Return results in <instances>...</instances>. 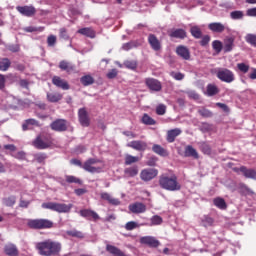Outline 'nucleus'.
Here are the masks:
<instances>
[{
  "label": "nucleus",
  "mask_w": 256,
  "mask_h": 256,
  "mask_svg": "<svg viewBox=\"0 0 256 256\" xmlns=\"http://www.w3.org/2000/svg\"><path fill=\"white\" fill-rule=\"evenodd\" d=\"M36 249L40 255L55 256L61 253V243L48 239L37 243Z\"/></svg>",
  "instance_id": "1"
},
{
  "label": "nucleus",
  "mask_w": 256,
  "mask_h": 256,
  "mask_svg": "<svg viewBox=\"0 0 256 256\" xmlns=\"http://www.w3.org/2000/svg\"><path fill=\"white\" fill-rule=\"evenodd\" d=\"M159 185L166 191H180L181 184L177 181V176L163 174L160 176Z\"/></svg>",
  "instance_id": "2"
},
{
  "label": "nucleus",
  "mask_w": 256,
  "mask_h": 256,
  "mask_svg": "<svg viewBox=\"0 0 256 256\" xmlns=\"http://www.w3.org/2000/svg\"><path fill=\"white\" fill-rule=\"evenodd\" d=\"M82 169L88 173H101L105 169V164L99 159L90 158L84 162Z\"/></svg>",
  "instance_id": "3"
},
{
  "label": "nucleus",
  "mask_w": 256,
  "mask_h": 256,
  "mask_svg": "<svg viewBox=\"0 0 256 256\" xmlns=\"http://www.w3.org/2000/svg\"><path fill=\"white\" fill-rule=\"evenodd\" d=\"M43 209H50L56 213H69L73 209V204H63L57 202H45L42 204Z\"/></svg>",
  "instance_id": "4"
},
{
  "label": "nucleus",
  "mask_w": 256,
  "mask_h": 256,
  "mask_svg": "<svg viewBox=\"0 0 256 256\" xmlns=\"http://www.w3.org/2000/svg\"><path fill=\"white\" fill-rule=\"evenodd\" d=\"M28 227L31 229H51L53 222L48 219H34L28 221Z\"/></svg>",
  "instance_id": "5"
},
{
  "label": "nucleus",
  "mask_w": 256,
  "mask_h": 256,
  "mask_svg": "<svg viewBox=\"0 0 256 256\" xmlns=\"http://www.w3.org/2000/svg\"><path fill=\"white\" fill-rule=\"evenodd\" d=\"M217 77L224 83H233L235 81V74L229 69H221L217 72Z\"/></svg>",
  "instance_id": "6"
},
{
  "label": "nucleus",
  "mask_w": 256,
  "mask_h": 256,
  "mask_svg": "<svg viewBox=\"0 0 256 256\" xmlns=\"http://www.w3.org/2000/svg\"><path fill=\"white\" fill-rule=\"evenodd\" d=\"M159 175V171L155 168H145L140 172V179L142 181H152Z\"/></svg>",
  "instance_id": "7"
},
{
  "label": "nucleus",
  "mask_w": 256,
  "mask_h": 256,
  "mask_svg": "<svg viewBox=\"0 0 256 256\" xmlns=\"http://www.w3.org/2000/svg\"><path fill=\"white\" fill-rule=\"evenodd\" d=\"M33 145L36 147V149H47L53 145V142L50 140V138L38 136L34 140Z\"/></svg>",
  "instance_id": "8"
},
{
  "label": "nucleus",
  "mask_w": 256,
  "mask_h": 256,
  "mask_svg": "<svg viewBox=\"0 0 256 256\" xmlns=\"http://www.w3.org/2000/svg\"><path fill=\"white\" fill-rule=\"evenodd\" d=\"M140 243H142V245H148V247H153V248L159 247V245H161L159 240H157L153 236H144L140 238Z\"/></svg>",
  "instance_id": "9"
},
{
  "label": "nucleus",
  "mask_w": 256,
  "mask_h": 256,
  "mask_svg": "<svg viewBox=\"0 0 256 256\" xmlns=\"http://www.w3.org/2000/svg\"><path fill=\"white\" fill-rule=\"evenodd\" d=\"M127 147H131V149H135V151H147V142L135 140L128 143Z\"/></svg>",
  "instance_id": "10"
},
{
  "label": "nucleus",
  "mask_w": 256,
  "mask_h": 256,
  "mask_svg": "<svg viewBox=\"0 0 256 256\" xmlns=\"http://www.w3.org/2000/svg\"><path fill=\"white\" fill-rule=\"evenodd\" d=\"M16 10L25 17H33V15L36 13L35 7L33 6H18L16 7Z\"/></svg>",
  "instance_id": "11"
},
{
  "label": "nucleus",
  "mask_w": 256,
  "mask_h": 256,
  "mask_svg": "<svg viewBox=\"0 0 256 256\" xmlns=\"http://www.w3.org/2000/svg\"><path fill=\"white\" fill-rule=\"evenodd\" d=\"M78 117L82 127H89V114H87V110L85 108L78 111Z\"/></svg>",
  "instance_id": "12"
},
{
  "label": "nucleus",
  "mask_w": 256,
  "mask_h": 256,
  "mask_svg": "<svg viewBox=\"0 0 256 256\" xmlns=\"http://www.w3.org/2000/svg\"><path fill=\"white\" fill-rule=\"evenodd\" d=\"M51 129L53 131H67V121L64 119L56 120L51 124Z\"/></svg>",
  "instance_id": "13"
},
{
  "label": "nucleus",
  "mask_w": 256,
  "mask_h": 256,
  "mask_svg": "<svg viewBox=\"0 0 256 256\" xmlns=\"http://www.w3.org/2000/svg\"><path fill=\"white\" fill-rule=\"evenodd\" d=\"M129 210L132 213H145V211H147V206L141 202H136L129 205Z\"/></svg>",
  "instance_id": "14"
},
{
  "label": "nucleus",
  "mask_w": 256,
  "mask_h": 256,
  "mask_svg": "<svg viewBox=\"0 0 256 256\" xmlns=\"http://www.w3.org/2000/svg\"><path fill=\"white\" fill-rule=\"evenodd\" d=\"M148 42H149L150 47L154 51H161V42L159 41V39H157V36L150 34L148 36Z\"/></svg>",
  "instance_id": "15"
},
{
  "label": "nucleus",
  "mask_w": 256,
  "mask_h": 256,
  "mask_svg": "<svg viewBox=\"0 0 256 256\" xmlns=\"http://www.w3.org/2000/svg\"><path fill=\"white\" fill-rule=\"evenodd\" d=\"M106 251L110 253V255L113 256H129L125 254L121 249H119L117 246L107 244L106 245Z\"/></svg>",
  "instance_id": "16"
},
{
  "label": "nucleus",
  "mask_w": 256,
  "mask_h": 256,
  "mask_svg": "<svg viewBox=\"0 0 256 256\" xmlns=\"http://www.w3.org/2000/svg\"><path fill=\"white\" fill-rule=\"evenodd\" d=\"M234 47H235V38L227 37L226 39H224V46H223L224 53H231Z\"/></svg>",
  "instance_id": "17"
},
{
  "label": "nucleus",
  "mask_w": 256,
  "mask_h": 256,
  "mask_svg": "<svg viewBox=\"0 0 256 256\" xmlns=\"http://www.w3.org/2000/svg\"><path fill=\"white\" fill-rule=\"evenodd\" d=\"M183 133V131L180 128H175L172 130L167 131V141L168 143H173L179 135Z\"/></svg>",
  "instance_id": "18"
},
{
  "label": "nucleus",
  "mask_w": 256,
  "mask_h": 256,
  "mask_svg": "<svg viewBox=\"0 0 256 256\" xmlns=\"http://www.w3.org/2000/svg\"><path fill=\"white\" fill-rule=\"evenodd\" d=\"M176 53L179 55V57H182V59H185V61H188L191 57V53L189 52V49L185 46H178L176 48Z\"/></svg>",
  "instance_id": "19"
},
{
  "label": "nucleus",
  "mask_w": 256,
  "mask_h": 256,
  "mask_svg": "<svg viewBox=\"0 0 256 256\" xmlns=\"http://www.w3.org/2000/svg\"><path fill=\"white\" fill-rule=\"evenodd\" d=\"M53 85H56V87H60V89H63L64 91H67L69 89V84L67 81L61 79V77L54 76L52 79Z\"/></svg>",
  "instance_id": "20"
},
{
  "label": "nucleus",
  "mask_w": 256,
  "mask_h": 256,
  "mask_svg": "<svg viewBox=\"0 0 256 256\" xmlns=\"http://www.w3.org/2000/svg\"><path fill=\"white\" fill-rule=\"evenodd\" d=\"M146 85L151 91H161V82L153 78L146 79Z\"/></svg>",
  "instance_id": "21"
},
{
  "label": "nucleus",
  "mask_w": 256,
  "mask_h": 256,
  "mask_svg": "<svg viewBox=\"0 0 256 256\" xmlns=\"http://www.w3.org/2000/svg\"><path fill=\"white\" fill-rule=\"evenodd\" d=\"M80 215L82 217H86V219H94V221H97V219H99V214L93 210H87V209L81 210Z\"/></svg>",
  "instance_id": "22"
},
{
  "label": "nucleus",
  "mask_w": 256,
  "mask_h": 256,
  "mask_svg": "<svg viewBox=\"0 0 256 256\" xmlns=\"http://www.w3.org/2000/svg\"><path fill=\"white\" fill-rule=\"evenodd\" d=\"M101 199L108 201L110 205H121V201H119V199L113 198V196L107 192L101 193Z\"/></svg>",
  "instance_id": "23"
},
{
  "label": "nucleus",
  "mask_w": 256,
  "mask_h": 256,
  "mask_svg": "<svg viewBox=\"0 0 256 256\" xmlns=\"http://www.w3.org/2000/svg\"><path fill=\"white\" fill-rule=\"evenodd\" d=\"M208 29L214 33H223V31H225V25L219 22H214L208 25Z\"/></svg>",
  "instance_id": "24"
},
{
  "label": "nucleus",
  "mask_w": 256,
  "mask_h": 256,
  "mask_svg": "<svg viewBox=\"0 0 256 256\" xmlns=\"http://www.w3.org/2000/svg\"><path fill=\"white\" fill-rule=\"evenodd\" d=\"M239 171L248 179H256V171L253 169H247V167L242 166L240 167Z\"/></svg>",
  "instance_id": "25"
},
{
  "label": "nucleus",
  "mask_w": 256,
  "mask_h": 256,
  "mask_svg": "<svg viewBox=\"0 0 256 256\" xmlns=\"http://www.w3.org/2000/svg\"><path fill=\"white\" fill-rule=\"evenodd\" d=\"M152 151L156 153V155H160V157H167L169 155V152H167L165 148L161 147V145L158 144H155L152 147Z\"/></svg>",
  "instance_id": "26"
},
{
  "label": "nucleus",
  "mask_w": 256,
  "mask_h": 256,
  "mask_svg": "<svg viewBox=\"0 0 256 256\" xmlns=\"http://www.w3.org/2000/svg\"><path fill=\"white\" fill-rule=\"evenodd\" d=\"M184 154L185 157H193L194 159H199V153H197V150H195L193 146H186Z\"/></svg>",
  "instance_id": "27"
},
{
  "label": "nucleus",
  "mask_w": 256,
  "mask_h": 256,
  "mask_svg": "<svg viewBox=\"0 0 256 256\" xmlns=\"http://www.w3.org/2000/svg\"><path fill=\"white\" fill-rule=\"evenodd\" d=\"M78 33L85 37H90V39H94L95 37V30H93V28H81L78 30Z\"/></svg>",
  "instance_id": "28"
},
{
  "label": "nucleus",
  "mask_w": 256,
  "mask_h": 256,
  "mask_svg": "<svg viewBox=\"0 0 256 256\" xmlns=\"http://www.w3.org/2000/svg\"><path fill=\"white\" fill-rule=\"evenodd\" d=\"M5 253L9 256H17L19 255V252L17 251V247L13 244H8L5 246Z\"/></svg>",
  "instance_id": "29"
},
{
  "label": "nucleus",
  "mask_w": 256,
  "mask_h": 256,
  "mask_svg": "<svg viewBox=\"0 0 256 256\" xmlns=\"http://www.w3.org/2000/svg\"><path fill=\"white\" fill-rule=\"evenodd\" d=\"M47 99L50 101V103H57L63 99V95L60 93H48L47 94Z\"/></svg>",
  "instance_id": "30"
},
{
  "label": "nucleus",
  "mask_w": 256,
  "mask_h": 256,
  "mask_svg": "<svg viewBox=\"0 0 256 256\" xmlns=\"http://www.w3.org/2000/svg\"><path fill=\"white\" fill-rule=\"evenodd\" d=\"M245 17V12L241 10H235L230 13V18L233 19L234 21H239Z\"/></svg>",
  "instance_id": "31"
},
{
  "label": "nucleus",
  "mask_w": 256,
  "mask_h": 256,
  "mask_svg": "<svg viewBox=\"0 0 256 256\" xmlns=\"http://www.w3.org/2000/svg\"><path fill=\"white\" fill-rule=\"evenodd\" d=\"M124 173L127 177H136L139 173V168L137 166L129 167L124 170Z\"/></svg>",
  "instance_id": "32"
},
{
  "label": "nucleus",
  "mask_w": 256,
  "mask_h": 256,
  "mask_svg": "<svg viewBox=\"0 0 256 256\" xmlns=\"http://www.w3.org/2000/svg\"><path fill=\"white\" fill-rule=\"evenodd\" d=\"M33 125L39 126V122H37V120H35V119H28L22 125V129H23V131H27L28 129H31V127H33Z\"/></svg>",
  "instance_id": "33"
},
{
  "label": "nucleus",
  "mask_w": 256,
  "mask_h": 256,
  "mask_svg": "<svg viewBox=\"0 0 256 256\" xmlns=\"http://www.w3.org/2000/svg\"><path fill=\"white\" fill-rule=\"evenodd\" d=\"M171 37H176L177 39H185L187 33L183 29H176L171 32Z\"/></svg>",
  "instance_id": "34"
},
{
  "label": "nucleus",
  "mask_w": 256,
  "mask_h": 256,
  "mask_svg": "<svg viewBox=\"0 0 256 256\" xmlns=\"http://www.w3.org/2000/svg\"><path fill=\"white\" fill-rule=\"evenodd\" d=\"M59 67L62 69V71H67L68 73H71V71L75 69V66L66 61H61Z\"/></svg>",
  "instance_id": "35"
},
{
  "label": "nucleus",
  "mask_w": 256,
  "mask_h": 256,
  "mask_svg": "<svg viewBox=\"0 0 256 256\" xmlns=\"http://www.w3.org/2000/svg\"><path fill=\"white\" fill-rule=\"evenodd\" d=\"M133 163H139V157L133 156L131 154H126L125 165H133Z\"/></svg>",
  "instance_id": "36"
},
{
  "label": "nucleus",
  "mask_w": 256,
  "mask_h": 256,
  "mask_svg": "<svg viewBox=\"0 0 256 256\" xmlns=\"http://www.w3.org/2000/svg\"><path fill=\"white\" fill-rule=\"evenodd\" d=\"M206 93L209 97H213V95H217V93H219V88L213 84H209L207 86Z\"/></svg>",
  "instance_id": "37"
},
{
  "label": "nucleus",
  "mask_w": 256,
  "mask_h": 256,
  "mask_svg": "<svg viewBox=\"0 0 256 256\" xmlns=\"http://www.w3.org/2000/svg\"><path fill=\"white\" fill-rule=\"evenodd\" d=\"M16 201H17V198L15 196H10V197L4 198L2 200V203L6 207H13V205H15Z\"/></svg>",
  "instance_id": "38"
},
{
  "label": "nucleus",
  "mask_w": 256,
  "mask_h": 256,
  "mask_svg": "<svg viewBox=\"0 0 256 256\" xmlns=\"http://www.w3.org/2000/svg\"><path fill=\"white\" fill-rule=\"evenodd\" d=\"M144 125H155L157 122L148 114H144L141 119Z\"/></svg>",
  "instance_id": "39"
},
{
  "label": "nucleus",
  "mask_w": 256,
  "mask_h": 256,
  "mask_svg": "<svg viewBox=\"0 0 256 256\" xmlns=\"http://www.w3.org/2000/svg\"><path fill=\"white\" fill-rule=\"evenodd\" d=\"M80 81L85 87L93 85V83H95V79H93L91 75L83 76Z\"/></svg>",
  "instance_id": "40"
},
{
  "label": "nucleus",
  "mask_w": 256,
  "mask_h": 256,
  "mask_svg": "<svg viewBox=\"0 0 256 256\" xmlns=\"http://www.w3.org/2000/svg\"><path fill=\"white\" fill-rule=\"evenodd\" d=\"M11 66V62L7 58L0 59V71H7Z\"/></svg>",
  "instance_id": "41"
},
{
  "label": "nucleus",
  "mask_w": 256,
  "mask_h": 256,
  "mask_svg": "<svg viewBox=\"0 0 256 256\" xmlns=\"http://www.w3.org/2000/svg\"><path fill=\"white\" fill-rule=\"evenodd\" d=\"M139 227H141V224L135 221H130L125 225L126 231H133V229H139Z\"/></svg>",
  "instance_id": "42"
},
{
  "label": "nucleus",
  "mask_w": 256,
  "mask_h": 256,
  "mask_svg": "<svg viewBox=\"0 0 256 256\" xmlns=\"http://www.w3.org/2000/svg\"><path fill=\"white\" fill-rule=\"evenodd\" d=\"M214 205L218 207V209H227V204L225 203V200L222 198L214 199Z\"/></svg>",
  "instance_id": "43"
},
{
  "label": "nucleus",
  "mask_w": 256,
  "mask_h": 256,
  "mask_svg": "<svg viewBox=\"0 0 256 256\" xmlns=\"http://www.w3.org/2000/svg\"><path fill=\"white\" fill-rule=\"evenodd\" d=\"M246 43H249L253 47H256V35L255 34H247L245 36Z\"/></svg>",
  "instance_id": "44"
},
{
  "label": "nucleus",
  "mask_w": 256,
  "mask_h": 256,
  "mask_svg": "<svg viewBox=\"0 0 256 256\" xmlns=\"http://www.w3.org/2000/svg\"><path fill=\"white\" fill-rule=\"evenodd\" d=\"M212 47L216 51V53H221V51H223V43H221V41L219 40L213 41Z\"/></svg>",
  "instance_id": "45"
},
{
  "label": "nucleus",
  "mask_w": 256,
  "mask_h": 256,
  "mask_svg": "<svg viewBox=\"0 0 256 256\" xmlns=\"http://www.w3.org/2000/svg\"><path fill=\"white\" fill-rule=\"evenodd\" d=\"M191 35H193V37H195L196 39H200L201 29H199V27H197V26H193L191 28Z\"/></svg>",
  "instance_id": "46"
},
{
  "label": "nucleus",
  "mask_w": 256,
  "mask_h": 256,
  "mask_svg": "<svg viewBox=\"0 0 256 256\" xmlns=\"http://www.w3.org/2000/svg\"><path fill=\"white\" fill-rule=\"evenodd\" d=\"M150 221L151 225H161V223H163V218L159 215H155L150 219Z\"/></svg>",
  "instance_id": "47"
},
{
  "label": "nucleus",
  "mask_w": 256,
  "mask_h": 256,
  "mask_svg": "<svg viewBox=\"0 0 256 256\" xmlns=\"http://www.w3.org/2000/svg\"><path fill=\"white\" fill-rule=\"evenodd\" d=\"M237 68L241 71V73H248L249 72V64L238 63Z\"/></svg>",
  "instance_id": "48"
},
{
  "label": "nucleus",
  "mask_w": 256,
  "mask_h": 256,
  "mask_svg": "<svg viewBox=\"0 0 256 256\" xmlns=\"http://www.w3.org/2000/svg\"><path fill=\"white\" fill-rule=\"evenodd\" d=\"M67 183H77L78 185H81L82 181L81 179L75 177V176H66Z\"/></svg>",
  "instance_id": "49"
},
{
  "label": "nucleus",
  "mask_w": 256,
  "mask_h": 256,
  "mask_svg": "<svg viewBox=\"0 0 256 256\" xmlns=\"http://www.w3.org/2000/svg\"><path fill=\"white\" fill-rule=\"evenodd\" d=\"M213 223H214V221H213V218H211V217H205L202 220L203 227H211V225H213Z\"/></svg>",
  "instance_id": "50"
},
{
  "label": "nucleus",
  "mask_w": 256,
  "mask_h": 256,
  "mask_svg": "<svg viewBox=\"0 0 256 256\" xmlns=\"http://www.w3.org/2000/svg\"><path fill=\"white\" fill-rule=\"evenodd\" d=\"M166 111H167V107H165V105L163 104H160L156 107L157 115H165Z\"/></svg>",
  "instance_id": "51"
},
{
  "label": "nucleus",
  "mask_w": 256,
  "mask_h": 256,
  "mask_svg": "<svg viewBox=\"0 0 256 256\" xmlns=\"http://www.w3.org/2000/svg\"><path fill=\"white\" fill-rule=\"evenodd\" d=\"M67 234L71 235V237H78L79 239L83 238V233L77 230L68 231Z\"/></svg>",
  "instance_id": "52"
},
{
  "label": "nucleus",
  "mask_w": 256,
  "mask_h": 256,
  "mask_svg": "<svg viewBox=\"0 0 256 256\" xmlns=\"http://www.w3.org/2000/svg\"><path fill=\"white\" fill-rule=\"evenodd\" d=\"M24 31H26V33H33L35 31H43V28H36V27H33V26H28L26 28H24Z\"/></svg>",
  "instance_id": "53"
},
{
  "label": "nucleus",
  "mask_w": 256,
  "mask_h": 256,
  "mask_svg": "<svg viewBox=\"0 0 256 256\" xmlns=\"http://www.w3.org/2000/svg\"><path fill=\"white\" fill-rule=\"evenodd\" d=\"M125 67H127V69H136L137 68V63L135 61H126L124 63Z\"/></svg>",
  "instance_id": "54"
},
{
  "label": "nucleus",
  "mask_w": 256,
  "mask_h": 256,
  "mask_svg": "<svg viewBox=\"0 0 256 256\" xmlns=\"http://www.w3.org/2000/svg\"><path fill=\"white\" fill-rule=\"evenodd\" d=\"M199 114L202 116V117H211L212 113L211 111L205 109V108H202L199 110Z\"/></svg>",
  "instance_id": "55"
},
{
  "label": "nucleus",
  "mask_w": 256,
  "mask_h": 256,
  "mask_svg": "<svg viewBox=\"0 0 256 256\" xmlns=\"http://www.w3.org/2000/svg\"><path fill=\"white\" fill-rule=\"evenodd\" d=\"M47 43L49 45V47H53V45H55V43H57V37L51 35L48 37L47 39Z\"/></svg>",
  "instance_id": "56"
},
{
  "label": "nucleus",
  "mask_w": 256,
  "mask_h": 256,
  "mask_svg": "<svg viewBox=\"0 0 256 256\" xmlns=\"http://www.w3.org/2000/svg\"><path fill=\"white\" fill-rule=\"evenodd\" d=\"M187 95L190 99H194L195 101H197V99H199V94H197V92H195V91H188Z\"/></svg>",
  "instance_id": "57"
},
{
  "label": "nucleus",
  "mask_w": 256,
  "mask_h": 256,
  "mask_svg": "<svg viewBox=\"0 0 256 256\" xmlns=\"http://www.w3.org/2000/svg\"><path fill=\"white\" fill-rule=\"evenodd\" d=\"M210 41H211V37H209V35H206L200 41V45H202V47H205V45H207Z\"/></svg>",
  "instance_id": "58"
},
{
  "label": "nucleus",
  "mask_w": 256,
  "mask_h": 256,
  "mask_svg": "<svg viewBox=\"0 0 256 256\" xmlns=\"http://www.w3.org/2000/svg\"><path fill=\"white\" fill-rule=\"evenodd\" d=\"M117 77V69H112L110 72L107 73L108 79H115Z\"/></svg>",
  "instance_id": "59"
},
{
  "label": "nucleus",
  "mask_w": 256,
  "mask_h": 256,
  "mask_svg": "<svg viewBox=\"0 0 256 256\" xmlns=\"http://www.w3.org/2000/svg\"><path fill=\"white\" fill-rule=\"evenodd\" d=\"M172 77L176 79V81H181L184 79L185 75H183L182 73L176 72V73H172Z\"/></svg>",
  "instance_id": "60"
},
{
  "label": "nucleus",
  "mask_w": 256,
  "mask_h": 256,
  "mask_svg": "<svg viewBox=\"0 0 256 256\" xmlns=\"http://www.w3.org/2000/svg\"><path fill=\"white\" fill-rule=\"evenodd\" d=\"M246 15H248V17H256V7L248 9Z\"/></svg>",
  "instance_id": "61"
},
{
  "label": "nucleus",
  "mask_w": 256,
  "mask_h": 256,
  "mask_svg": "<svg viewBox=\"0 0 256 256\" xmlns=\"http://www.w3.org/2000/svg\"><path fill=\"white\" fill-rule=\"evenodd\" d=\"M202 151H203V153H205L206 155H210V154H211V148H210L209 145H207V144H203V145H202Z\"/></svg>",
  "instance_id": "62"
},
{
  "label": "nucleus",
  "mask_w": 256,
  "mask_h": 256,
  "mask_svg": "<svg viewBox=\"0 0 256 256\" xmlns=\"http://www.w3.org/2000/svg\"><path fill=\"white\" fill-rule=\"evenodd\" d=\"M123 135H125L126 137H129L130 139H135L137 137V134L131 131H124Z\"/></svg>",
  "instance_id": "63"
},
{
  "label": "nucleus",
  "mask_w": 256,
  "mask_h": 256,
  "mask_svg": "<svg viewBox=\"0 0 256 256\" xmlns=\"http://www.w3.org/2000/svg\"><path fill=\"white\" fill-rule=\"evenodd\" d=\"M16 159H23L25 157L24 152H18L15 154Z\"/></svg>",
  "instance_id": "64"
}]
</instances>
